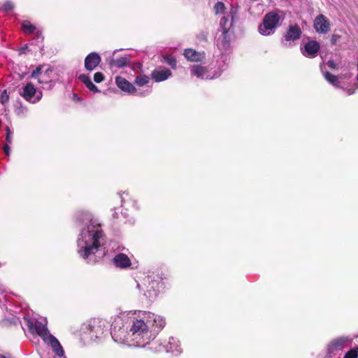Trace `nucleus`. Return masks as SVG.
<instances>
[{
  "mask_svg": "<svg viewBox=\"0 0 358 358\" xmlns=\"http://www.w3.org/2000/svg\"><path fill=\"white\" fill-rule=\"evenodd\" d=\"M149 327L143 314L142 318L133 321L128 335L137 345L144 347L153 340Z\"/></svg>",
  "mask_w": 358,
  "mask_h": 358,
  "instance_id": "nucleus-1",
  "label": "nucleus"
},
{
  "mask_svg": "<svg viewBox=\"0 0 358 358\" xmlns=\"http://www.w3.org/2000/svg\"><path fill=\"white\" fill-rule=\"evenodd\" d=\"M87 231L91 236L92 243L85 242V245L78 250L80 255L85 259H88L91 255H94L99 250L101 246L99 241L103 237V231L99 224L88 226Z\"/></svg>",
  "mask_w": 358,
  "mask_h": 358,
  "instance_id": "nucleus-2",
  "label": "nucleus"
},
{
  "mask_svg": "<svg viewBox=\"0 0 358 358\" xmlns=\"http://www.w3.org/2000/svg\"><path fill=\"white\" fill-rule=\"evenodd\" d=\"M280 20V15L273 11L267 13L259 25V32L262 35L268 36L273 34L275 29L278 27Z\"/></svg>",
  "mask_w": 358,
  "mask_h": 358,
  "instance_id": "nucleus-3",
  "label": "nucleus"
},
{
  "mask_svg": "<svg viewBox=\"0 0 358 358\" xmlns=\"http://www.w3.org/2000/svg\"><path fill=\"white\" fill-rule=\"evenodd\" d=\"M144 318L147 320L148 326H150L149 329L151 331L152 339H154L165 326V320L150 312L144 313Z\"/></svg>",
  "mask_w": 358,
  "mask_h": 358,
  "instance_id": "nucleus-4",
  "label": "nucleus"
},
{
  "mask_svg": "<svg viewBox=\"0 0 358 358\" xmlns=\"http://www.w3.org/2000/svg\"><path fill=\"white\" fill-rule=\"evenodd\" d=\"M348 336H340L333 339L328 345L327 354L329 357L340 353L350 342Z\"/></svg>",
  "mask_w": 358,
  "mask_h": 358,
  "instance_id": "nucleus-5",
  "label": "nucleus"
},
{
  "mask_svg": "<svg viewBox=\"0 0 358 358\" xmlns=\"http://www.w3.org/2000/svg\"><path fill=\"white\" fill-rule=\"evenodd\" d=\"M314 28L320 34H327L330 31L329 20L323 14L318 15L314 20Z\"/></svg>",
  "mask_w": 358,
  "mask_h": 358,
  "instance_id": "nucleus-6",
  "label": "nucleus"
},
{
  "mask_svg": "<svg viewBox=\"0 0 358 358\" xmlns=\"http://www.w3.org/2000/svg\"><path fill=\"white\" fill-rule=\"evenodd\" d=\"M27 326L31 334H37L43 340L49 334L48 328L42 322L39 321H32L29 320Z\"/></svg>",
  "mask_w": 358,
  "mask_h": 358,
  "instance_id": "nucleus-7",
  "label": "nucleus"
},
{
  "mask_svg": "<svg viewBox=\"0 0 358 358\" xmlns=\"http://www.w3.org/2000/svg\"><path fill=\"white\" fill-rule=\"evenodd\" d=\"M36 94V90L34 85L31 83H28L23 88L22 92L20 94L27 101H32L36 103L41 98V92H39L40 96L38 95L34 100L32 101L35 94Z\"/></svg>",
  "mask_w": 358,
  "mask_h": 358,
  "instance_id": "nucleus-8",
  "label": "nucleus"
},
{
  "mask_svg": "<svg viewBox=\"0 0 358 358\" xmlns=\"http://www.w3.org/2000/svg\"><path fill=\"white\" fill-rule=\"evenodd\" d=\"M320 49V45L317 41H310L304 45V50L303 55L309 58H314L317 56Z\"/></svg>",
  "mask_w": 358,
  "mask_h": 358,
  "instance_id": "nucleus-9",
  "label": "nucleus"
},
{
  "mask_svg": "<svg viewBox=\"0 0 358 358\" xmlns=\"http://www.w3.org/2000/svg\"><path fill=\"white\" fill-rule=\"evenodd\" d=\"M88 327L89 330L98 336L103 333L106 327L105 321L99 317H94L90 320Z\"/></svg>",
  "mask_w": 358,
  "mask_h": 358,
  "instance_id": "nucleus-10",
  "label": "nucleus"
},
{
  "mask_svg": "<svg viewBox=\"0 0 358 358\" xmlns=\"http://www.w3.org/2000/svg\"><path fill=\"white\" fill-rule=\"evenodd\" d=\"M101 61V57L96 52H91L85 59V68L92 71L97 67Z\"/></svg>",
  "mask_w": 358,
  "mask_h": 358,
  "instance_id": "nucleus-11",
  "label": "nucleus"
},
{
  "mask_svg": "<svg viewBox=\"0 0 358 358\" xmlns=\"http://www.w3.org/2000/svg\"><path fill=\"white\" fill-rule=\"evenodd\" d=\"M171 75L172 73L171 70L164 66H159V68L152 71L151 73V78L155 82L159 83L168 79Z\"/></svg>",
  "mask_w": 358,
  "mask_h": 358,
  "instance_id": "nucleus-12",
  "label": "nucleus"
},
{
  "mask_svg": "<svg viewBox=\"0 0 358 358\" xmlns=\"http://www.w3.org/2000/svg\"><path fill=\"white\" fill-rule=\"evenodd\" d=\"M115 83L120 90L129 94H134L137 91L132 83L121 76L115 78Z\"/></svg>",
  "mask_w": 358,
  "mask_h": 358,
  "instance_id": "nucleus-13",
  "label": "nucleus"
},
{
  "mask_svg": "<svg viewBox=\"0 0 358 358\" xmlns=\"http://www.w3.org/2000/svg\"><path fill=\"white\" fill-rule=\"evenodd\" d=\"M43 341L50 344L57 355L61 357L64 355V350L62 345H60L59 341L53 335L49 333L43 339Z\"/></svg>",
  "mask_w": 358,
  "mask_h": 358,
  "instance_id": "nucleus-14",
  "label": "nucleus"
},
{
  "mask_svg": "<svg viewBox=\"0 0 358 358\" xmlns=\"http://www.w3.org/2000/svg\"><path fill=\"white\" fill-rule=\"evenodd\" d=\"M301 33L299 25H291L284 36L285 40L287 41L298 40L301 38Z\"/></svg>",
  "mask_w": 358,
  "mask_h": 358,
  "instance_id": "nucleus-15",
  "label": "nucleus"
},
{
  "mask_svg": "<svg viewBox=\"0 0 358 358\" xmlns=\"http://www.w3.org/2000/svg\"><path fill=\"white\" fill-rule=\"evenodd\" d=\"M184 56L190 62H201L205 58V52H197L194 49L188 48L185 50Z\"/></svg>",
  "mask_w": 358,
  "mask_h": 358,
  "instance_id": "nucleus-16",
  "label": "nucleus"
},
{
  "mask_svg": "<svg viewBox=\"0 0 358 358\" xmlns=\"http://www.w3.org/2000/svg\"><path fill=\"white\" fill-rule=\"evenodd\" d=\"M115 265L120 268H127L131 265V260L128 256L124 253H120L113 258Z\"/></svg>",
  "mask_w": 358,
  "mask_h": 358,
  "instance_id": "nucleus-17",
  "label": "nucleus"
},
{
  "mask_svg": "<svg viewBox=\"0 0 358 358\" xmlns=\"http://www.w3.org/2000/svg\"><path fill=\"white\" fill-rule=\"evenodd\" d=\"M78 78L91 92L94 93H97L99 92L98 87L92 82L90 78L87 75L81 74L79 76Z\"/></svg>",
  "mask_w": 358,
  "mask_h": 358,
  "instance_id": "nucleus-18",
  "label": "nucleus"
},
{
  "mask_svg": "<svg viewBox=\"0 0 358 358\" xmlns=\"http://www.w3.org/2000/svg\"><path fill=\"white\" fill-rule=\"evenodd\" d=\"M129 59L126 57H121L116 59H113L110 65L116 68H122L128 65L129 63Z\"/></svg>",
  "mask_w": 358,
  "mask_h": 358,
  "instance_id": "nucleus-19",
  "label": "nucleus"
},
{
  "mask_svg": "<svg viewBox=\"0 0 358 358\" xmlns=\"http://www.w3.org/2000/svg\"><path fill=\"white\" fill-rule=\"evenodd\" d=\"M324 78L334 87H340V82L338 81V76L330 73L329 71H326L325 73H324Z\"/></svg>",
  "mask_w": 358,
  "mask_h": 358,
  "instance_id": "nucleus-20",
  "label": "nucleus"
},
{
  "mask_svg": "<svg viewBox=\"0 0 358 358\" xmlns=\"http://www.w3.org/2000/svg\"><path fill=\"white\" fill-rule=\"evenodd\" d=\"M21 27L26 34H32L36 29V27L30 23L29 21L24 20L21 24Z\"/></svg>",
  "mask_w": 358,
  "mask_h": 358,
  "instance_id": "nucleus-21",
  "label": "nucleus"
},
{
  "mask_svg": "<svg viewBox=\"0 0 358 358\" xmlns=\"http://www.w3.org/2000/svg\"><path fill=\"white\" fill-rule=\"evenodd\" d=\"M192 73L199 78H203L207 73V69L201 65H195L192 67Z\"/></svg>",
  "mask_w": 358,
  "mask_h": 358,
  "instance_id": "nucleus-22",
  "label": "nucleus"
},
{
  "mask_svg": "<svg viewBox=\"0 0 358 358\" xmlns=\"http://www.w3.org/2000/svg\"><path fill=\"white\" fill-rule=\"evenodd\" d=\"M231 38L228 34H224L222 33V38H219L217 41V45L223 49H227L229 47Z\"/></svg>",
  "mask_w": 358,
  "mask_h": 358,
  "instance_id": "nucleus-23",
  "label": "nucleus"
},
{
  "mask_svg": "<svg viewBox=\"0 0 358 358\" xmlns=\"http://www.w3.org/2000/svg\"><path fill=\"white\" fill-rule=\"evenodd\" d=\"M150 81V78L146 75H139L135 78L134 83L138 86H143L148 84Z\"/></svg>",
  "mask_w": 358,
  "mask_h": 358,
  "instance_id": "nucleus-24",
  "label": "nucleus"
},
{
  "mask_svg": "<svg viewBox=\"0 0 358 358\" xmlns=\"http://www.w3.org/2000/svg\"><path fill=\"white\" fill-rule=\"evenodd\" d=\"M163 61L170 66L172 69H176L177 62L174 57L170 55L163 56Z\"/></svg>",
  "mask_w": 358,
  "mask_h": 358,
  "instance_id": "nucleus-25",
  "label": "nucleus"
},
{
  "mask_svg": "<svg viewBox=\"0 0 358 358\" xmlns=\"http://www.w3.org/2000/svg\"><path fill=\"white\" fill-rule=\"evenodd\" d=\"M225 10L224 3L222 1H217L214 6V10L215 14L222 13Z\"/></svg>",
  "mask_w": 358,
  "mask_h": 358,
  "instance_id": "nucleus-26",
  "label": "nucleus"
},
{
  "mask_svg": "<svg viewBox=\"0 0 358 358\" xmlns=\"http://www.w3.org/2000/svg\"><path fill=\"white\" fill-rule=\"evenodd\" d=\"M229 21V17L224 16L220 20V26L222 28V32L224 34H228L229 27H227V24Z\"/></svg>",
  "mask_w": 358,
  "mask_h": 358,
  "instance_id": "nucleus-27",
  "label": "nucleus"
},
{
  "mask_svg": "<svg viewBox=\"0 0 358 358\" xmlns=\"http://www.w3.org/2000/svg\"><path fill=\"white\" fill-rule=\"evenodd\" d=\"M41 70H42V66H38L35 70H34L32 71L31 74L30 75V78H38V81L39 83H42V80L38 77L39 75L41 74Z\"/></svg>",
  "mask_w": 358,
  "mask_h": 358,
  "instance_id": "nucleus-28",
  "label": "nucleus"
},
{
  "mask_svg": "<svg viewBox=\"0 0 358 358\" xmlns=\"http://www.w3.org/2000/svg\"><path fill=\"white\" fill-rule=\"evenodd\" d=\"M358 357V347L351 349L344 356L343 358H357Z\"/></svg>",
  "mask_w": 358,
  "mask_h": 358,
  "instance_id": "nucleus-29",
  "label": "nucleus"
},
{
  "mask_svg": "<svg viewBox=\"0 0 358 358\" xmlns=\"http://www.w3.org/2000/svg\"><path fill=\"white\" fill-rule=\"evenodd\" d=\"M9 100V96L7 94L6 90H3L0 95V102L2 104L6 103Z\"/></svg>",
  "mask_w": 358,
  "mask_h": 358,
  "instance_id": "nucleus-30",
  "label": "nucleus"
},
{
  "mask_svg": "<svg viewBox=\"0 0 358 358\" xmlns=\"http://www.w3.org/2000/svg\"><path fill=\"white\" fill-rule=\"evenodd\" d=\"M2 8L4 11H10L14 8V6L11 1H7L3 3Z\"/></svg>",
  "mask_w": 358,
  "mask_h": 358,
  "instance_id": "nucleus-31",
  "label": "nucleus"
},
{
  "mask_svg": "<svg viewBox=\"0 0 358 358\" xmlns=\"http://www.w3.org/2000/svg\"><path fill=\"white\" fill-rule=\"evenodd\" d=\"M104 79H105V76L101 72H96L94 75V80L97 83H99L103 81Z\"/></svg>",
  "mask_w": 358,
  "mask_h": 358,
  "instance_id": "nucleus-32",
  "label": "nucleus"
},
{
  "mask_svg": "<svg viewBox=\"0 0 358 358\" xmlns=\"http://www.w3.org/2000/svg\"><path fill=\"white\" fill-rule=\"evenodd\" d=\"M341 36L338 34H333L331 38V43L332 45H337L341 40Z\"/></svg>",
  "mask_w": 358,
  "mask_h": 358,
  "instance_id": "nucleus-33",
  "label": "nucleus"
},
{
  "mask_svg": "<svg viewBox=\"0 0 358 358\" xmlns=\"http://www.w3.org/2000/svg\"><path fill=\"white\" fill-rule=\"evenodd\" d=\"M6 141L8 143H12V132L8 127H6Z\"/></svg>",
  "mask_w": 358,
  "mask_h": 358,
  "instance_id": "nucleus-34",
  "label": "nucleus"
},
{
  "mask_svg": "<svg viewBox=\"0 0 358 358\" xmlns=\"http://www.w3.org/2000/svg\"><path fill=\"white\" fill-rule=\"evenodd\" d=\"M327 66L331 69H337L338 65L334 60H329L327 62Z\"/></svg>",
  "mask_w": 358,
  "mask_h": 358,
  "instance_id": "nucleus-35",
  "label": "nucleus"
},
{
  "mask_svg": "<svg viewBox=\"0 0 358 358\" xmlns=\"http://www.w3.org/2000/svg\"><path fill=\"white\" fill-rule=\"evenodd\" d=\"M3 149L5 155L8 156L10 155V146L8 144H6L3 145Z\"/></svg>",
  "mask_w": 358,
  "mask_h": 358,
  "instance_id": "nucleus-36",
  "label": "nucleus"
},
{
  "mask_svg": "<svg viewBox=\"0 0 358 358\" xmlns=\"http://www.w3.org/2000/svg\"><path fill=\"white\" fill-rule=\"evenodd\" d=\"M27 46H26L25 48H21V49H20V53H24V50H25V49H27Z\"/></svg>",
  "mask_w": 358,
  "mask_h": 358,
  "instance_id": "nucleus-37",
  "label": "nucleus"
},
{
  "mask_svg": "<svg viewBox=\"0 0 358 358\" xmlns=\"http://www.w3.org/2000/svg\"><path fill=\"white\" fill-rule=\"evenodd\" d=\"M7 322H10V323H11V322H10V320H5V321H3V324H6V323H7Z\"/></svg>",
  "mask_w": 358,
  "mask_h": 358,
  "instance_id": "nucleus-38",
  "label": "nucleus"
},
{
  "mask_svg": "<svg viewBox=\"0 0 358 358\" xmlns=\"http://www.w3.org/2000/svg\"><path fill=\"white\" fill-rule=\"evenodd\" d=\"M0 358H11L10 356L9 357H6L4 355H0Z\"/></svg>",
  "mask_w": 358,
  "mask_h": 358,
  "instance_id": "nucleus-39",
  "label": "nucleus"
},
{
  "mask_svg": "<svg viewBox=\"0 0 358 358\" xmlns=\"http://www.w3.org/2000/svg\"><path fill=\"white\" fill-rule=\"evenodd\" d=\"M348 93L349 94H353V93H354V91H351V90H348Z\"/></svg>",
  "mask_w": 358,
  "mask_h": 358,
  "instance_id": "nucleus-40",
  "label": "nucleus"
},
{
  "mask_svg": "<svg viewBox=\"0 0 358 358\" xmlns=\"http://www.w3.org/2000/svg\"><path fill=\"white\" fill-rule=\"evenodd\" d=\"M357 80L358 81V74L357 75Z\"/></svg>",
  "mask_w": 358,
  "mask_h": 358,
  "instance_id": "nucleus-41",
  "label": "nucleus"
},
{
  "mask_svg": "<svg viewBox=\"0 0 358 358\" xmlns=\"http://www.w3.org/2000/svg\"><path fill=\"white\" fill-rule=\"evenodd\" d=\"M357 68H358V63H357Z\"/></svg>",
  "mask_w": 358,
  "mask_h": 358,
  "instance_id": "nucleus-42",
  "label": "nucleus"
}]
</instances>
